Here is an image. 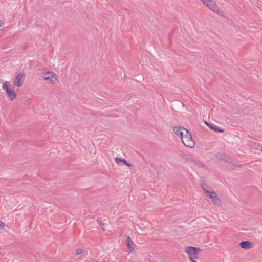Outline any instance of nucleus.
I'll list each match as a JSON object with an SVG mask.
<instances>
[{
    "mask_svg": "<svg viewBox=\"0 0 262 262\" xmlns=\"http://www.w3.org/2000/svg\"><path fill=\"white\" fill-rule=\"evenodd\" d=\"M192 161L195 163L196 165H198L199 167H203V164L199 161L192 160Z\"/></svg>",
    "mask_w": 262,
    "mask_h": 262,
    "instance_id": "obj_15",
    "label": "nucleus"
},
{
    "mask_svg": "<svg viewBox=\"0 0 262 262\" xmlns=\"http://www.w3.org/2000/svg\"><path fill=\"white\" fill-rule=\"evenodd\" d=\"M181 130H182V136H181V140L182 138L189 136V135H191V133L186 128H182Z\"/></svg>",
    "mask_w": 262,
    "mask_h": 262,
    "instance_id": "obj_14",
    "label": "nucleus"
},
{
    "mask_svg": "<svg viewBox=\"0 0 262 262\" xmlns=\"http://www.w3.org/2000/svg\"><path fill=\"white\" fill-rule=\"evenodd\" d=\"M261 151H262V145H261Z\"/></svg>",
    "mask_w": 262,
    "mask_h": 262,
    "instance_id": "obj_21",
    "label": "nucleus"
},
{
    "mask_svg": "<svg viewBox=\"0 0 262 262\" xmlns=\"http://www.w3.org/2000/svg\"><path fill=\"white\" fill-rule=\"evenodd\" d=\"M182 141L185 146L189 148H193L195 145V142L192 139V135L182 138Z\"/></svg>",
    "mask_w": 262,
    "mask_h": 262,
    "instance_id": "obj_5",
    "label": "nucleus"
},
{
    "mask_svg": "<svg viewBox=\"0 0 262 262\" xmlns=\"http://www.w3.org/2000/svg\"><path fill=\"white\" fill-rule=\"evenodd\" d=\"M24 74L19 73L15 78L13 84L17 87H20L23 83Z\"/></svg>",
    "mask_w": 262,
    "mask_h": 262,
    "instance_id": "obj_7",
    "label": "nucleus"
},
{
    "mask_svg": "<svg viewBox=\"0 0 262 262\" xmlns=\"http://www.w3.org/2000/svg\"><path fill=\"white\" fill-rule=\"evenodd\" d=\"M82 250L81 249H78L76 250L75 253L77 255H79L82 253Z\"/></svg>",
    "mask_w": 262,
    "mask_h": 262,
    "instance_id": "obj_17",
    "label": "nucleus"
},
{
    "mask_svg": "<svg viewBox=\"0 0 262 262\" xmlns=\"http://www.w3.org/2000/svg\"><path fill=\"white\" fill-rule=\"evenodd\" d=\"M257 7L262 11V5L261 4H257Z\"/></svg>",
    "mask_w": 262,
    "mask_h": 262,
    "instance_id": "obj_19",
    "label": "nucleus"
},
{
    "mask_svg": "<svg viewBox=\"0 0 262 262\" xmlns=\"http://www.w3.org/2000/svg\"><path fill=\"white\" fill-rule=\"evenodd\" d=\"M206 125H207L208 127H209L210 129L213 130L214 131L218 133H223L224 132V129L219 127L218 126L214 125L211 124L208 122L207 121H205L204 122Z\"/></svg>",
    "mask_w": 262,
    "mask_h": 262,
    "instance_id": "obj_9",
    "label": "nucleus"
},
{
    "mask_svg": "<svg viewBox=\"0 0 262 262\" xmlns=\"http://www.w3.org/2000/svg\"><path fill=\"white\" fill-rule=\"evenodd\" d=\"M204 5L209 8L210 9L214 11L215 12L217 13L220 15H222L223 14L222 11H221L215 3L212 0H204L202 2Z\"/></svg>",
    "mask_w": 262,
    "mask_h": 262,
    "instance_id": "obj_4",
    "label": "nucleus"
},
{
    "mask_svg": "<svg viewBox=\"0 0 262 262\" xmlns=\"http://www.w3.org/2000/svg\"><path fill=\"white\" fill-rule=\"evenodd\" d=\"M5 223L0 221V229H2L5 226Z\"/></svg>",
    "mask_w": 262,
    "mask_h": 262,
    "instance_id": "obj_18",
    "label": "nucleus"
},
{
    "mask_svg": "<svg viewBox=\"0 0 262 262\" xmlns=\"http://www.w3.org/2000/svg\"><path fill=\"white\" fill-rule=\"evenodd\" d=\"M9 81H5L2 85V89L6 91L7 95L11 101H13L16 97V93L10 88Z\"/></svg>",
    "mask_w": 262,
    "mask_h": 262,
    "instance_id": "obj_3",
    "label": "nucleus"
},
{
    "mask_svg": "<svg viewBox=\"0 0 262 262\" xmlns=\"http://www.w3.org/2000/svg\"><path fill=\"white\" fill-rule=\"evenodd\" d=\"M42 77L49 83H52L56 79L57 75L52 72H48L44 74Z\"/></svg>",
    "mask_w": 262,
    "mask_h": 262,
    "instance_id": "obj_6",
    "label": "nucleus"
},
{
    "mask_svg": "<svg viewBox=\"0 0 262 262\" xmlns=\"http://www.w3.org/2000/svg\"><path fill=\"white\" fill-rule=\"evenodd\" d=\"M3 21L0 19V27H1L3 25Z\"/></svg>",
    "mask_w": 262,
    "mask_h": 262,
    "instance_id": "obj_20",
    "label": "nucleus"
},
{
    "mask_svg": "<svg viewBox=\"0 0 262 262\" xmlns=\"http://www.w3.org/2000/svg\"><path fill=\"white\" fill-rule=\"evenodd\" d=\"M115 162L118 164H119L120 162H121L128 166H131V164L128 163L127 162V161L124 159H121V158L117 157L115 158Z\"/></svg>",
    "mask_w": 262,
    "mask_h": 262,
    "instance_id": "obj_11",
    "label": "nucleus"
},
{
    "mask_svg": "<svg viewBox=\"0 0 262 262\" xmlns=\"http://www.w3.org/2000/svg\"><path fill=\"white\" fill-rule=\"evenodd\" d=\"M241 248L245 249H251L253 247L252 243L248 241H243L239 243Z\"/></svg>",
    "mask_w": 262,
    "mask_h": 262,
    "instance_id": "obj_10",
    "label": "nucleus"
},
{
    "mask_svg": "<svg viewBox=\"0 0 262 262\" xmlns=\"http://www.w3.org/2000/svg\"><path fill=\"white\" fill-rule=\"evenodd\" d=\"M126 243L127 247V253L130 254L134 249V243L128 235L126 236Z\"/></svg>",
    "mask_w": 262,
    "mask_h": 262,
    "instance_id": "obj_8",
    "label": "nucleus"
},
{
    "mask_svg": "<svg viewBox=\"0 0 262 262\" xmlns=\"http://www.w3.org/2000/svg\"><path fill=\"white\" fill-rule=\"evenodd\" d=\"M220 158L224 162H227L228 163H232L231 160L226 154L221 155Z\"/></svg>",
    "mask_w": 262,
    "mask_h": 262,
    "instance_id": "obj_12",
    "label": "nucleus"
},
{
    "mask_svg": "<svg viewBox=\"0 0 262 262\" xmlns=\"http://www.w3.org/2000/svg\"><path fill=\"white\" fill-rule=\"evenodd\" d=\"M201 186L206 195L212 200L214 204L218 206L221 205L222 201L214 190L210 191L206 188L207 187L203 183L201 184Z\"/></svg>",
    "mask_w": 262,
    "mask_h": 262,
    "instance_id": "obj_1",
    "label": "nucleus"
},
{
    "mask_svg": "<svg viewBox=\"0 0 262 262\" xmlns=\"http://www.w3.org/2000/svg\"><path fill=\"white\" fill-rule=\"evenodd\" d=\"M201 250L200 248L189 246L186 247L185 251L188 253L189 258L191 262H196V259L199 258L198 254Z\"/></svg>",
    "mask_w": 262,
    "mask_h": 262,
    "instance_id": "obj_2",
    "label": "nucleus"
},
{
    "mask_svg": "<svg viewBox=\"0 0 262 262\" xmlns=\"http://www.w3.org/2000/svg\"><path fill=\"white\" fill-rule=\"evenodd\" d=\"M97 221L98 223V224L101 226L102 229L103 230H104L105 229L104 228V226L105 224L104 223H103L100 219H97Z\"/></svg>",
    "mask_w": 262,
    "mask_h": 262,
    "instance_id": "obj_16",
    "label": "nucleus"
},
{
    "mask_svg": "<svg viewBox=\"0 0 262 262\" xmlns=\"http://www.w3.org/2000/svg\"><path fill=\"white\" fill-rule=\"evenodd\" d=\"M204 0H201V1L203 2Z\"/></svg>",
    "mask_w": 262,
    "mask_h": 262,
    "instance_id": "obj_22",
    "label": "nucleus"
},
{
    "mask_svg": "<svg viewBox=\"0 0 262 262\" xmlns=\"http://www.w3.org/2000/svg\"><path fill=\"white\" fill-rule=\"evenodd\" d=\"M182 127H174L173 129V131L177 134V135L181 136H182V130H181Z\"/></svg>",
    "mask_w": 262,
    "mask_h": 262,
    "instance_id": "obj_13",
    "label": "nucleus"
}]
</instances>
